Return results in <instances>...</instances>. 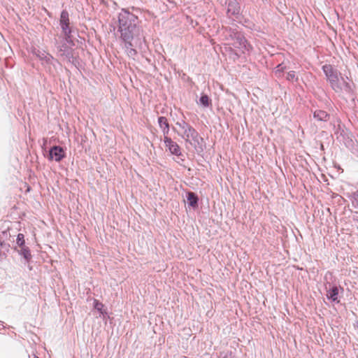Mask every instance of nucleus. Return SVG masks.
Here are the masks:
<instances>
[{"mask_svg": "<svg viewBox=\"0 0 358 358\" xmlns=\"http://www.w3.org/2000/svg\"><path fill=\"white\" fill-rule=\"evenodd\" d=\"M189 124L187 122H185V121H182V122H176V126H178L180 129V131H178V132H182V131L184 129H185V128H187V127L189 126Z\"/></svg>", "mask_w": 358, "mask_h": 358, "instance_id": "a211bd4d", "label": "nucleus"}, {"mask_svg": "<svg viewBox=\"0 0 358 358\" xmlns=\"http://www.w3.org/2000/svg\"><path fill=\"white\" fill-rule=\"evenodd\" d=\"M286 69L287 66L284 63H282L275 67V73L278 76H280V73H282Z\"/></svg>", "mask_w": 358, "mask_h": 358, "instance_id": "f3484780", "label": "nucleus"}, {"mask_svg": "<svg viewBox=\"0 0 358 358\" xmlns=\"http://www.w3.org/2000/svg\"><path fill=\"white\" fill-rule=\"evenodd\" d=\"M313 116L315 119L320 121H327L329 117L328 114L325 111L321 110H315L313 113Z\"/></svg>", "mask_w": 358, "mask_h": 358, "instance_id": "f8f14e48", "label": "nucleus"}, {"mask_svg": "<svg viewBox=\"0 0 358 358\" xmlns=\"http://www.w3.org/2000/svg\"><path fill=\"white\" fill-rule=\"evenodd\" d=\"M323 71L334 91L339 92L343 90H350V87L343 78H339L338 72L331 65L326 64L322 67Z\"/></svg>", "mask_w": 358, "mask_h": 358, "instance_id": "f03ea898", "label": "nucleus"}, {"mask_svg": "<svg viewBox=\"0 0 358 358\" xmlns=\"http://www.w3.org/2000/svg\"><path fill=\"white\" fill-rule=\"evenodd\" d=\"M138 17L125 9L118 14V29L120 38L124 43V49L129 57L135 59L137 51L134 48L140 29L137 27Z\"/></svg>", "mask_w": 358, "mask_h": 358, "instance_id": "f257e3e1", "label": "nucleus"}, {"mask_svg": "<svg viewBox=\"0 0 358 358\" xmlns=\"http://www.w3.org/2000/svg\"><path fill=\"white\" fill-rule=\"evenodd\" d=\"M34 358H38V357H34Z\"/></svg>", "mask_w": 358, "mask_h": 358, "instance_id": "b1692460", "label": "nucleus"}, {"mask_svg": "<svg viewBox=\"0 0 358 358\" xmlns=\"http://www.w3.org/2000/svg\"><path fill=\"white\" fill-rule=\"evenodd\" d=\"M338 289L337 287H334L327 292V296L329 299L336 301L338 299Z\"/></svg>", "mask_w": 358, "mask_h": 358, "instance_id": "ddd939ff", "label": "nucleus"}, {"mask_svg": "<svg viewBox=\"0 0 358 358\" xmlns=\"http://www.w3.org/2000/svg\"><path fill=\"white\" fill-rule=\"evenodd\" d=\"M27 253H25V255H24V257L27 258Z\"/></svg>", "mask_w": 358, "mask_h": 358, "instance_id": "5701e85b", "label": "nucleus"}, {"mask_svg": "<svg viewBox=\"0 0 358 358\" xmlns=\"http://www.w3.org/2000/svg\"><path fill=\"white\" fill-rule=\"evenodd\" d=\"M240 7L236 0H230L228 3L227 13L229 15H237L239 14Z\"/></svg>", "mask_w": 358, "mask_h": 358, "instance_id": "6e6552de", "label": "nucleus"}, {"mask_svg": "<svg viewBox=\"0 0 358 358\" xmlns=\"http://www.w3.org/2000/svg\"><path fill=\"white\" fill-rule=\"evenodd\" d=\"M164 143L165 144L166 148L172 155H175L176 156H180L181 155L180 148L179 145L168 136H164Z\"/></svg>", "mask_w": 358, "mask_h": 358, "instance_id": "423d86ee", "label": "nucleus"}, {"mask_svg": "<svg viewBox=\"0 0 358 358\" xmlns=\"http://www.w3.org/2000/svg\"><path fill=\"white\" fill-rule=\"evenodd\" d=\"M355 201L357 202V204L358 205V192L355 194Z\"/></svg>", "mask_w": 358, "mask_h": 358, "instance_id": "412c9836", "label": "nucleus"}, {"mask_svg": "<svg viewBox=\"0 0 358 358\" xmlns=\"http://www.w3.org/2000/svg\"><path fill=\"white\" fill-rule=\"evenodd\" d=\"M65 157L64 150L59 146H54L50 150V158L60 162Z\"/></svg>", "mask_w": 358, "mask_h": 358, "instance_id": "0eeeda50", "label": "nucleus"}, {"mask_svg": "<svg viewBox=\"0 0 358 358\" xmlns=\"http://www.w3.org/2000/svg\"><path fill=\"white\" fill-rule=\"evenodd\" d=\"M287 80L292 82L296 81L298 80V77L296 72L294 71L288 72L287 75Z\"/></svg>", "mask_w": 358, "mask_h": 358, "instance_id": "dca6fc26", "label": "nucleus"}, {"mask_svg": "<svg viewBox=\"0 0 358 358\" xmlns=\"http://www.w3.org/2000/svg\"><path fill=\"white\" fill-rule=\"evenodd\" d=\"M16 242L19 246H22L24 243V235L22 234H19L17 235Z\"/></svg>", "mask_w": 358, "mask_h": 358, "instance_id": "aec40b11", "label": "nucleus"}, {"mask_svg": "<svg viewBox=\"0 0 358 358\" xmlns=\"http://www.w3.org/2000/svg\"><path fill=\"white\" fill-rule=\"evenodd\" d=\"M27 253H25V255H24V257L27 258Z\"/></svg>", "mask_w": 358, "mask_h": 358, "instance_id": "4be33fe9", "label": "nucleus"}, {"mask_svg": "<svg viewBox=\"0 0 358 358\" xmlns=\"http://www.w3.org/2000/svg\"><path fill=\"white\" fill-rule=\"evenodd\" d=\"M232 46L239 50L240 53H245L250 50L251 46L241 34L234 35Z\"/></svg>", "mask_w": 358, "mask_h": 358, "instance_id": "20e7f679", "label": "nucleus"}, {"mask_svg": "<svg viewBox=\"0 0 358 358\" xmlns=\"http://www.w3.org/2000/svg\"><path fill=\"white\" fill-rule=\"evenodd\" d=\"M94 306L95 309H96L97 310L100 311L102 314L103 313V312L102 311V308L103 307V303H101V302L98 301L97 300H94Z\"/></svg>", "mask_w": 358, "mask_h": 358, "instance_id": "6ab92c4d", "label": "nucleus"}, {"mask_svg": "<svg viewBox=\"0 0 358 358\" xmlns=\"http://www.w3.org/2000/svg\"><path fill=\"white\" fill-rule=\"evenodd\" d=\"M182 138L191 145L199 143V136L198 132L191 126L189 125L182 132H178Z\"/></svg>", "mask_w": 358, "mask_h": 358, "instance_id": "7ed1b4c3", "label": "nucleus"}, {"mask_svg": "<svg viewBox=\"0 0 358 358\" xmlns=\"http://www.w3.org/2000/svg\"><path fill=\"white\" fill-rule=\"evenodd\" d=\"M199 103L203 107H208L211 103V101L206 94H202Z\"/></svg>", "mask_w": 358, "mask_h": 358, "instance_id": "2eb2a0df", "label": "nucleus"}, {"mask_svg": "<svg viewBox=\"0 0 358 358\" xmlns=\"http://www.w3.org/2000/svg\"><path fill=\"white\" fill-rule=\"evenodd\" d=\"M59 22L62 31L65 35L66 40L68 41L70 38L71 30L69 27V13L66 10H63L62 12Z\"/></svg>", "mask_w": 358, "mask_h": 358, "instance_id": "39448f33", "label": "nucleus"}, {"mask_svg": "<svg viewBox=\"0 0 358 358\" xmlns=\"http://www.w3.org/2000/svg\"><path fill=\"white\" fill-rule=\"evenodd\" d=\"M158 122L164 136H167L169 132V124L167 119L165 117H159Z\"/></svg>", "mask_w": 358, "mask_h": 358, "instance_id": "9d476101", "label": "nucleus"}, {"mask_svg": "<svg viewBox=\"0 0 358 358\" xmlns=\"http://www.w3.org/2000/svg\"><path fill=\"white\" fill-rule=\"evenodd\" d=\"M36 55L41 60L45 61L47 63L50 62V61L52 59V57L45 52H41L38 50L37 52L35 53Z\"/></svg>", "mask_w": 358, "mask_h": 358, "instance_id": "4468645a", "label": "nucleus"}, {"mask_svg": "<svg viewBox=\"0 0 358 358\" xmlns=\"http://www.w3.org/2000/svg\"><path fill=\"white\" fill-rule=\"evenodd\" d=\"M58 55L63 59H69L72 56L71 49L66 45L58 47Z\"/></svg>", "mask_w": 358, "mask_h": 358, "instance_id": "1a4fd4ad", "label": "nucleus"}, {"mask_svg": "<svg viewBox=\"0 0 358 358\" xmlns=\"http://www.w3.org/2000/svg\"><path fill=\"white\" fill-rule=\"evenodd\" d=\"M187 200L190 206L195 208L197 206L198 197L194 192L187 193Z\"/></svg>", "mask_w": 358, "mask_h": 358, "instance_id": "9b49d317", "label": "nucleus"}]
</instances>
